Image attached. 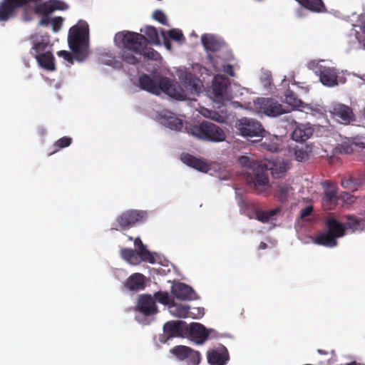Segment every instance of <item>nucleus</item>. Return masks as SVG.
Masks as SVG:
<instances>
[{
	"instance_id": "f257e3e1",
	"label": "nucleus",
	"mask_w": 365,
	"mask_h": 365,
	"mask_svg": "<svg viewBox=\"0 0 365 365\" xmlns=\"http://www.w3.org/2000/svg\"><path fill=\"white\" fill-rule=\"evenodd\" d=\"M288 169V164L284 161H263L255 164L251 186L257 194L268 196L271 193L269 171L274 178H281Z\"/></svg>"
},
{
	"instance_id": "f03ea898",
	"label": "nucleus",
	"mask_w": 365,
	"mask_h": 365,
	"mask_svg": "<svg viewBox=\"0 0 365 365\" xmlns=\"http://www.w3.org/2000/svg\"><path fill=\"white\" fill-rule=\"evenodd\" d=\"M114 42L116 46L121 49L122 61L130 65H136L140 60L135 56L143 51L148 46V40L141 34L123 31L115 34Z\"/></svg>"
},
{
	"instance_id": "7ed1b4c3",
	"label": "nucleus",
	"mask_w": 365,
	"mask_h": 365,
	"mask_svg": "<svg viewBox=\"0 0 365 365\" xmlns=\"http://www.w3.org/2000/svg\"><path fill=\"white\" fill-rule=\"evenodd\" d=\"M88 25L84 21L72 26L68 32V43L78 61L84 60L88 54Z\"/></svg>"
},
{
	"instance_id": "20e7f679",
	"label": "nucleus",
	"mask_w": 365,
	"mask_h": 365,
	"mask_svg": "<svg viewBox=\"0 0 365 365\" xmlns=\"http://www.w3.org/2000/svg\"><path fill=\"white\" fill-rule=\"evenodd\" d=\"M140 87L149 93L158 95L161 91L174 97H179L178 89L180 86L167 77H152L148 74H143L139 78Z\"/></svg>"
},
{
	"instance_id": "39448f33",
	"label": "nucleus",
	"mask_w": 365,
	"mask_h": 365,
	"mask_svg": "<svg viewBox=\"0 0 365 365\" xmlns=\"http://www.w3.org/2000/svg\"><path fill=\"white\" fill-rule=\"evenodd\" d=\"M186 129L188 133L206 141L222 142L226 138L225 133L222 128L206 120L199 125H191Z\"/></svg>"
},
{
	"instance_id": "423d86ee",
	"label": "nucleus",
	"mask_w": 365,
	"mask_h": 365,
	"mask_svg": "<svg viewBox=\"0 0 365 365\" xmlns=\"http://www.w3.org/2000/svg\"><path fill=\"white\" fill-rule=\"evenodd\" d=\"M230 86L228 78L217 75L214 77L210 90L208 91L209 96L215 102L225 106L226 102L232 99V95L229 91Z\"/></svg>"
},
{
	"instance_id": "0eeeda50",
	"label": "nucleus",
	"mask_w": 365,
	"mask_h": 365,
	"mask_svg": "<svg viewBox=\"0 0 365 365\" xmlns=\"http://www.w3.org/2000/svg\"><path fill=\"white\" fill-rule=\"evenodd\" d=\"M40 0H4L0 1V21H6L15 16L16 10Z\"/></svg>"
},
{
	"instance_id": "6e6552de",
	"label": "nucleus",
	"mask_w": 365,
	"mask_h": 365,
	"mask_svg": "<svg viewBox=\"0 0 365 365\" xmlns=\"http://www.w3.org/2000/svg\"><path fill=\"white\" fill-rule=\"evenodd\" d=\"M237 128L241 135L245 137L262 136L264 129L262 125L252 118H243L239 120Z\"/></svg>"
},
{
	"instance_id": "1a4fd4ad",
	"label": "nucleus",
	"mask_w": 365,
	"mask_h": 365,
	"mask_svg": "<svg viewBox=\"0 0 365 365\" xmlns=\"http://www.w3.org/2000/svg\"><path fill=\"white\" fill-rule=\"evenodd\" d=\"M147 217L143 210H129L121 213L116 219L118 225L123 229L133 227L135 223L143 222Z\"/></svg>"
},
{
	"instance_id": "9d476101",
	"label": "nucleus",
	"mask_w": 365,
	"mask_h": 365,
	"mask_svg": "<svg viewBox=\"0 0 365 365\" xmlns=\"http://www.w3.org/2000/svg\"><path fill=\"white\" fill-rule=\"evenodd\" d=\"M257 105L260 112L269 117H277L288 112L282 104L272 98H260Z\"/></svg>"
},
{
	"instance_id": "9b49d317",
	"label": "nucleus",
	"mask_w": 365,
	"mask_h": 365,
	"mask_svg": "<svg viewBox=\"0 0 365 365\" xmlns=\"http://www.w3.org/2000/svg\"><path fill=\"white\" fill-rule=\"evenodd\" d=\"M187 324L184 321H169L163 326L165 339H161L160 341L166 342L168 339L175 337H183L186 335Z\"/></svg>"
},
{
	"instance_id": "f8f14e48",
	"label": "nucleus",
	"mask_w": 365,
	"mask_h": 365,
	"mask_svg": "<svg viewBox=\"0 0 365 365\" xmlns=\"http://www.w3.org/2000/svg\"><path fill=\"white\" fill-rule=\"evenodd\" d=\"M212 329H207L200 323L192 322L187 326L186 335H188L190 339L195 344H202L208 338Z\"/></svg>"
},
{
	"instance_id": "ddd939ff",
	"label": "nucleus",
	"mask_w": 365,
	"mask_h": 365,
	"mask_svg": "<svg viewBox=\"0 0 365 365\" xmlns=\"http://www.w3.org/2000/svg\"><path fill=\"white\" fill-rule=\"evenodd\" d=\"M172 295L181 301H192L198 299L195 291L183 282H176L171 287Z\"/></svg>"
},
{
	"instance_id": "4468645a",
	"label": "nucleus",
	"mask_w": 365,
	"mask_h": 365,
	"mask_svg": "<svg viewBox=\"0 0 365 365\" xmlns=\"http://www.w3.org/2000/svg\"><path fill=\"white\" fill-rule=\"evenodd\" d=\"M322 185L324 188L323 206L326 210H332L337 201V187L334 182L328 180L322 182Z\"/></svg>"
},
{
	"instance_id": "2eb2a0df",
	"label": "nucleus",
	"mask_w": 365,
	"mask_h": 365,
	"mask_svg": "<svg viewBox=\"0 0 365 365\" xmlns=\"http://www.w3.org/2000/svg\"><path fill=\"white\" fill-rule=\"evenodd\" d=\"M331 114L333 118L345 125L355 120V115L352 109L343 104L334 106L331 110Z\"/></svg>"
},
{
	"instance_id": "dca6fc26",
	"label": "nucleus",
	"mask_w": 365,
	"mask_h": 365,
	"mask_svg": "<svg viewBox=\"0 0 365 365\" xmlns=\"http://www.w3.org/2000/svg\"><path fill=\"white\" fill-rule=\"evenodd\" d=\"M316 73L323 85L329 87L338 85V74L334 68L319 66Z\"/></svg>"
},
{
	"instance_id": "f3484780",
	"label": "nucleus",
	"mask_w": 365,
	"mask_h": 365,
	"mask_svg": "<svg viewBox=\"0 0 365 365\" xmlns=\"http://www.w3.org/2000/svg\"><path fill=\"white\" fill-rule=\"evenodd\" d=\"M137 309L146 317L155 315L158 312L155 299L149 294H143L139 297Z\"/></svg>"
},
{
	"instance_id": "a211bd4d",
	"label": "nucleus",
	"mask_w": 365,
	"mask_h": 365,
	"mask_svg": "<svg viewBox=\"0 0 365 365\" xmlns=\"http://www.w3.org/2000/svg\"><path fill=\"white\" fill-rule=\"evenodd\" d=\"M207 359L210 365H225L229 361L230 356L227 349L220 346L207 351Z\"/></svg>"
},
{
	"instance_id": "6ab92c4d",
	"label": "nucleus",
	"mask_w": 365,
	"mask_h": 365,
	"mask_svg": "<svg viewBox=\"0 0 365 365\" xmlns=\"http://www.w3.org/2000/svg\"><path fill=\"white\" fill-rule=\"evenodd\" d=\"M246 210L247 211H252L255 215V218L262 222H268L274 215L278 214L281 209L277 207L269 210H262L256 204L253 202H247L245 205Z\"/></svg>"
},
{
	"instance_id": "aec40b11",
	"label": "nucleus",
	"mask_w": 365,
	"mask_h": 365,
	"mask_svg": "<svg viewBox=\"0 0 365 365\" xmlns=\"http://www.w3.org/2000/svg\"><path fill=\"white\" fill-rule=\"evenodd\" d=\"M65 2L60 0H50L37 4L34 8V12L37 14L48 15L56 10H64L67 9Z\"/></svg>"
},
{
	"instance_id": "412c9836",
	"label": "nucleus",
	"mask_w": 365,
	"mask_h": 365,
	"mask_svg": "<svg viewBox=\"0 0 365 365\" xmlns=\"http://www.w3.org/2000/svg\"><path fill=\"white\" fill-rule=\"evenodd\" d=\"M181 160L187 165L202 173H207L210 169L209 164L205 160L188 153L182 154Z\"/></svg>"
},
{
	"instance_id": "4be33fe9",
	"label": "nucleus",
	"mask_w": 365,
	"mask_h": 365,
	"mask_svg": "<svg viewBox=\"0 0 365 365\" xmlns=\"http://www.w3.org/2000/svg\"><path fill=\"white\" fill-rule=\"evenodd\" d=\"M159 117L161 123L172 130H180L183 127L182 120L172 112L163 111L160 113Z\"/></svg>"
},
{
	"instance_id": "5701e85b",
	"label": "nucleus",
	"mask_w": 365,
	"mask_h": 365,
	"mask_svg": "<svg viewBox=\"0 0 365 365\" xmlns=\"http://www.w3.org/2000/svg\"><path fill=\"white\" fill-rule=\"evenodd\" d=\"M294 193V188L286 182H279L274 190V197L281 203H285Z\"/></svg>"
},
{
	"instance_id": "b1692460",
	"label": "nucleus",
	"mask_w": 365,
	"mask_h": 365,
	"mask_svg": "<svg viewBox=\"0 0 365 365\" xmlns=\"http://www.w3.org/2000/svg\"><path fill=\"white\" fill-rule=\"evenodd\" d=\"M125 287L133 292L143 290L145 287V276L140 273L132 274L126 280Z\"/></svg>"
},
{
	"instance_id": "393cba45",
	"label": "nucleus",
	"mask_w": 365,
	"mask_h": 365,
	"mask_svg": "<svg viewBox=\"0 0 365 365\" xmlns=\"http://www.w3.org/2000/svg\"><path fill=\"white\" fill-rule=\"evenodd\" d=\"M301 7L312 13H324L327 7L322 0H295Z\"/></svg>"
},
{
	"instance_id": "a878e982",
	"label": "nucleus",
	"mask_w": 365,
	"mask_h": 365,
	"mask_svg": "<svg viewBox=\"0 0 365 365\" xmlns=\"http://www.w3.org/2000/svg\"><path fill=\"white\" fill-rule=\"evenodd\" d=\"M313 134V129L307 125L300 124L296 126L292 133V138L296 142H305Z\"/></svg>"
},
{
	"instance_id": "bb28decb",
	"label": "nucleus",
	"mask_w": 365,
	"mask_h": 365,
	"mask_svg": "<svg viewBox=\"0 0 365 365\" xmlns=\"http://www.w3.org/2000/svg\"><path fill=\"white\" fill-rule=\"evenodd\" d=\"M327 231L331 235L334 236V238L341 237L345 235L346 227L344 224L338 222L334 218H330L327 221L326 223Z\"/></svg>"
},
{
	"instance_id": "cd10ccee",
	"label": "nucleus",
	"mask_w": 365,
	"mask_h": 365,
	"mask_svg": "<svg viewBox=\"0 0 365 365\" xmlns=\"http://www.w3.org/2000/svg\"><path fill=\"white\" fill-rule=\"evenodd\" d=\"M121 257L133 265L139 264L143 261V257L138 251L130 248H123L120 250Z\"/></svg>"
},
{
	"instance_id": "c85d7f7f",
	"label": "nucleus",
	"mask_w": 365,
	"mask_h": 365,
	"mask_svg": "<svg viewBox=\"0 0 365 365\" xmlns=\"http://www.w3.org/2000/svg\"><path fill=\"white\" fill-rule=\"evenodd\" d=\"M261 146L269 152L277 153L282 150V139L276 135L265 138Z\"/></svg>"
},
{
	"instance_id": "c756f323",
	"label": "nucleus",
	"mask_w": 365,
	"mask_h": 365,
	"mask_svg": "<svg viewBox=\"0 0 365 365\" xmlns=\"http://www.w3.org/2000/svg\"><path fill=\"white\" fill-rule=\"evenodd\" d=\"M314 242L317 245L328 247H334L337 245L336 239L334 238V236L329 234L327 230L318 234L314 239Z\"/></svg>"
},
{
	"instance_id": "7c9ffc66",
	"label": "nucleus",
	"mask_w": 365,
	"mask_h": 365,
	"mask_svg": "<svg viewBox=\"0 0 365 365\" xmlns=\"http://www.w3.org/2000/svg\"><path fill=\"white\" fill-rule=\"evenodd\" d=\"M35 58L42 68L48 71L55 70L54 57L50 52H46L41 54H35Z\"/></svg>"
},
{
	"instance_id": "2f4dec72",
	"label": "nucleus",
	"mask_w": 365,
	"mask_h": 365,
	"mask_svg": "<svg viewBox=\"0 0 365 365\" xmlns=\"http://www.w3.org/2000/svg\"><path fill=\"white\" fill-rule=\"evenodd\" d=\"M201 41L205 49L210 51H220L222 47L221 42L210 34L202 35L201 37Z\"/></svg>"
},
{
	"instance_id": "473e14b6",
	"label": "nucleus",
	"mask_w": 365,
	"mask_h": 365,
	"mask_svg": "<svg viewBox=\"0 0 365 365\" xmlns=\"http://www.w3.org/2000/svg\"><path fill=\"white\" fill-rule=\"evenodd\" d=\"M363 179L359 177L346 176L341 181V185L349 190H356L363 184Z\"/></svg>"
},
{
	"instance_id": "72a5a7b5",
	"label": "nucleus",
	"mask_w": 365,
	"mask_h": 365,
	"mask_svg": "<svg viewBox=\"0 0 365 365\" xmlns=\"http://www.w3.org/2000/svg\"><path fill=\"white\" fill-rule=\"evenodd\" d=\"M170 314L179 318H187L189 317L190 307L181 304L173 303L169 306Z\"/></svg>"
},
{
	"instance_id": "f704fd0d",
	"label": "nucleus",
	"mask_w": 365,
	"mask_h": 365,
	"mask_svg": "<svg viewBox=\"0 0 365 365\" xmlns=\"http://www.w3.org/2000/svg\"><path fill=\"white\" fill-rule=\"evenodd\" d=\"M134 245L138 247V252L143 257V262H147L151 264L155 263V259L153 255L146 249V247L143 245L140 237H137L134 240Z\"/></svg>"
},
{
	"instance_id": "c9c22d12",
	"label": "nucleus",
	"mask_w": 365,
	"mask_h": 365,
	"mask_svg": "<svg viewBox=\"0 0 365 365\" xmlns=\"http://www.w3.org/2000/svg\"><path fill=\"white\" fill-rule=\"evenodd\" d=\"M202 114L205 117L220 123H225L227 118V111L224 110H221V113H220L215 110L205 109L202 111Z\"/></svg>"
},
{
	"instance_id": "e433bc0d",
	"label": "nucleus",
	"mask_w": 365,
	"mask_h": 365,
	"mask_svg": "<svg viewBox=\"0 0 365 365\" xmlns=\"http://www.w3.org/2000/svg\"><path fill=\"white\" fill-rule=\"evenodd\" d=\"M190 351L191 348L184 345L175 346L170 350V353L180 361L185 360Z\"/></svg>"
},
{
	"instance_id": "4c0bfd02",
	"label": "nucleus",
	"mask_w": 365,
	"mask_h": 365,
	"mask_svg": "<svg viewBox=\"0 0 365 365\" xmlns=\"http://www.w3.org/2000/svg\"><path fill=\"white\" fill-rule=\"evenodd\" d=\"M145 35L148 36V44L160 45V41L158 32L155 27L153 26H147L144 30Z\"/></svg>"
},
{
	"instance_id": "58836bf2",
	"label": "nucleus",
	"mask_w": 365,
	"mask_h": 365,
	"mask_svg": "<svg viewBox=\"0 0 365 365\" xmlns=\"http://www.w3.org/2000/svg\"><path fill=\"white\" fill-rule=\"evenodd\" d=\"M311 149L307 145H301L294 148V155L297 161H305L309 158Z\"/></svg>"
},
{
	"instance_id": "ea45409f",
	"label": "nucleus",
	"mask_w": 365,
	"mask_h": 365,
	"mask_svg": "<svg viewBox=\"0 0 365 365\" xmlns=\"http://www.w3.org/2000/svg\"><path fill=\"white\" fill-rule=\"evenodd\" d=\"M185 83L190 88L191 91L198 93L200 91L201 82L192 73H187L185 75Z\"/></svg>"
},
{
	"instance_id": "a19ab883",
	"label": "nucleus",
	"mask_w": 365,
	"mask_h": 365,
	"mask_svg": "<svg viewBox=\"0 0 365 365\" xmlns=\"http://www.w3.org/2000/svg\"><path fill=\"white\" fill-rule=\"evenodd\" d=\"M285 102L293 108L303 107V101L291 90H287L285 94Z\"/></svg>"
},
{
	"instance_id": "79ce46f5",
	"label": "nucleus",
	"mask_w": 365,
	"mask_h": 365,
	"mask_svg": "<svg viewBox=\"0 0 365 365\" xmlns=\"http://www.w3.org/2000/svg\"><path fill=\"white\" fill-rule=\"evenodd\" d=\"M72 143V138L64 136L55 142L53 145V150L49 153L52 155L58 152L60 149L68 147Z\"/></svg>"
},
{
	"instance_id": "37998d69",
	"label": "nucleus",
	"mask_w": 365,
	"mask_h": 365,
	"mask_svg": "<svg viewBox=\"0 0 365 365\" xmlns=\"http://www.w3.org/2000/svg\"><path fill=\"white\" fill-rule=\"evenodd\" d=\"M138 55L143 56L145 58L150 60L158 61L160 58V54L157 51L153 48H148V46H146V48H143V51L139 53Z\"/></svg>"
},
{
	"instance_id": "c03bdc74",
	"label": "nucleus",
	"mask_w": 365,
	"mask_h": 365,
	"mask_svg": "<svg viewBox=\"0 0 365 365\" xmlns=\"http://www.w3.org/2000/svg\"><path fill=\"white\" fill-rule=\"evenodd\" d=\"M185 360L187 365H198L201 360L200 354L191 349V351L187 354V358Z\"/></svg>"
},
{
	"instance_id": "a18cd8bd",
	"label": "nucleus",
	"mask_w": 365,
	"mask_h": 365,
	"mask_svg": "<svg viewBox=\"0 0 365 365\" xmlns=\"http://www.w3.org/2000/svg\"><path fill=\"white\" fill-rule=\"evenodd\" d=\"M346 222L344 224L346 229H357L360 225L359 219L354 215H346Z\"/></svg>"
},
{
	"instance_id": "49530a36",
	"label": "nucleus",
	"mask_w": 365,
	"mask_h": 365,
	"mask_svg": "<svg viewBox=\"0 0 365 365\" xmlns=\"http://www.w3.org/2000/svg\"><path fill=\"white\" fill-rule=\"evenodd\" d=\"M155 298L157 301H158L160 303L165 304V305H170L173 300H172L166 292H158L155 294Z\"/></svg>"
},
{
	"instance_id": "de8ad7c7",
	"label": "nucleus",
	"mask_w": 365,
	"mask_h": 365,
	"mask_svg": "<svg viewBox=\"0 0 365 365\" xmlns=\"http://www.w3.org/2000/svg\"><path fill=\"white\" fill-rule=\"evenodd\" d=\"M153 18L161 24L168 26L167 16L161 10H155L153 14Z\"/></svg>"
},
{
	"instance_id": "09e8293b",
	"label": "nucleus",
	"mask_w": 365,
	"mask_h": 365,
	"mask_svg": "<svg viewBox=\"0 0 365 365\" xmlns=\"http://www.w3.org/2000/svg\"><path fill=\"white\" fill-rule=\"evenodd\" d=\"M168 36L170 38L176 41L185 40L182 32L177 29H173L168 31Z\"/></svg>"
},
{
	"instance_id": "8fccbe9b",
	"label": "nucleus",
	"mask_w": 365,
	"mask_h": 365,
	"mask_svg": "<svg viewBox=\"0 0 365 365\" xmlns=\"http://www.w3.org/2000/svg\"><path fill=\"white\" fill-rule=\"evenodd\" d=\"M48 45V42L41 41L34 43L32 49L36 51V54H40V52L44 51Z\"/></svg>"
},
{
	"instance_id": "3c124183",
	"label": "nucleus",
	"mask_w": 365,
	"mask_h": 365,
	"mask_svg": "<svg viewBox=\"0 0 365 365\" xmlns=\"http://www.w3.org/2000/svg\"><path fill=\"white\" fill-rule=\"evenodd\" d=\"M57 55L59 57H62L63 59H65L67 62L70 63H73V56L69 51L64 50L59 51L57 52Z\"/></svg>"
},
{
	"instance_id": "603ef678",
	"label": "nucleus",
	"mask_w": 365,
	"mask_h": 365,
	"mask_svg": "<svg viewBox=\"0 0 365 365\" xmlns=\"http://www.w3.org/2000/svg\"><path fill=\"white\" fill-rule=\"evenodd\" d=\"M63 19L61 17H55L51 20L54 31H58L61 26Z\"/></svg>"
},
{
	"instance_id": "864d4df0",
	"label": "nucleus",
	"mask_w": 365,
	"mask_h": 365,
	"mask_svg": "<svg viewBox=\"0 0 365 365\" xmlns=\"http://www.w3.org/2000/svg\"><path fill=\"white\" fill-rule=\"evenodd\" d=\"M353 145L342 144L339 147V152L341 153L349 154L354 151Z\"/></svg>"
},
{
	"instance_id": "5fc2aeb1",
	"label": "nucleus",
	"mask_w": 365,
	"mask_h": 365,
	"mask_svg": "<svg viewBox=\"0 0 365 365\" xmlns=\"http://www.w3.org/2000/svg\"><path fill=\"white\" fill-rule=\"evenodd\" d=\"M352 145L358 148H365V139L363 138H355L352 140Z\"/></svg>"
},
{
	"instance_id": "6e6d98bb",
	"label": "nucleus",
	"mask_w": 365,
	"mask_h": 365,
	"mask_svg": "<svg viewBox=\"0 0 365 365\" xmlns=\"http://www.w3.org/2000/svg\"><path fill=\"white\" fill-rule=\"evenodd\" d=\"M312 211H313L312 206H307L306 207H304V209L302 210L301 215H300L301 217L304 218V217L309 216L312 214Z\"/></svg>"
},
{
	"instance_id": "4d7b16f0",
	"label": "nucleus",
	"mask_w": 365,
	"mask_h": 365,
	"mask_svg": "<svg viewBox=\"0 0 365 365\" xmlns=\"http://www.w3.org/2000/svg\"><path fill=\"white\" fill-rule=\"evenodd\" d=\"M161 34L164 38V46L165 47L170 51L172 49V44L170 43V41L167 38L166 36H165V31H164L163 29L161 30Z\"/></svg>"
},
{
	"instance_id": "13d9d810",
	"label": "nucleus",
	"mask_w": 365,
	"mask_h": 365,
	"mask_svg": "<svg viewBox=\"0 0 365 365\" xmlns=\"http://www.w3.org/2000/svg\"><path fill=\"white\" fill-rule=\"evenodd\" d=\"M295 16L297 18H304L306 16L304 11L302 8H299L295 11Z\"/></svg>"
},
{
	"instance_id": "bf43d9fd",
	"label": "nucleus",
	"mask_w": 365,
	"mask_h": 365,
	"mask_svg": "<svg viewBox=\"0 0 365 365\" xmlns=\"http://www.w3.org/2000/svg\"><path fill=\"white\" fill-rule=\"evenodd\" d=\"M50 23V19L48 17V15H45V16H43L40 22H39V24L41 26H48V24Z\"/></svg>"
},
{
	"instance_id": "052dcab7",
	"label": "nucleus",
	"mask_w": 365,
	"mask_h": 365,
	"mask_svg": "<svg viewBox=\"0 0 365 365\" xmlns=\"http://www.w3.org/2000/svg\"><path fill=\"white\" fill-rule=\"evenodd\" d=\"M225 72L228 73L230 76H234L233 68L230 65L227 66V69H225Z\"/></svg>"
},
{
	"instance_id": "680f3d73",
	"label": "nucleus",
	"mask_w": 365,
	"mask_h": 365,
	"mask_svg": "<svg viewBox=\"0 0 365 365\" xmlns=\"http://www.w3.org/2000/svg\"><path fill=\"white\" fill-rule=\"evenodd\" d=\"M267 243H265L264 242H261L258 246L259 250H265V249H267Z\"/></svg>"
},
{
	"instance_id": "e2e57ef3",
	"label": "nucleus",
	"mask_w": 365,
	"mask_h": 365,
	"mask_svg": "<svg viewBox=\"0 0 365 365\" xmlns=\"http://www.w3.org/2000/svg\"><path fill=\"white\" fill-rule=\"evenodd\" d=\"M317 352L319 354H322V355H327L328 353L327 351L323 350V349H318L317 350Z\"/></svg>"
},
{
	"instance_id": "0e129e2a",
	"label": "nucleus",
	"mask_w": 365,
	"mask_h": 365,
	"mask_svg": "<svg viewBox=\"0 0 365 365\" xmlns=\"http://www.w3.org/2000/svg\"><path fill=\"white\" fill-rule=\"evenodd\" d=\"M362 29H363V31L365 33V22L363 24Z\"/></svg>"
},
{
	"instance_id": "69168bd1",
	"label": "nucleus",
	"mask_w": 365,
	"mask_h": 365,
	"mask_svg": "<svg viewBox=\"0 0 365 365\" xmlns=\"http://www.w3.org/2000/svg\"><path fill=\"white\" fill-rule=\"evenodd\" d=\"M348 365H357V364H356V362H353V363H351V364H348Z\"/></svg>"
},
{
	"instance_id": "338daca9",
	"label": "nucleus",
	"mask_w": 365,
	"mask_h": 365,
	"mask_svg": "<svg viewBox=\"0 0 365 365\" xmlns=\"http://www.w3.org/2000/svg\"><path fill=\"white\" fill-rule=\"evenodd\" d=\"M247 215L250 217V218H252V216L250 213H248Z\"/></svg>"
},
{
	"instance_id": "774afa93",
	"label": "nucleus",
	"mask_w": 365,
	"mask_h": 365,
	"mask_svg": "<svg viewBox=\"0 0 365 365\" xmlns=\"http://www.w3.org/2000/svg\"><path fill=\"white\" fill-rule=\"evenodd\" d=\"M129 240H133V237H129Z\"/></svg>"
}]
</instances>
